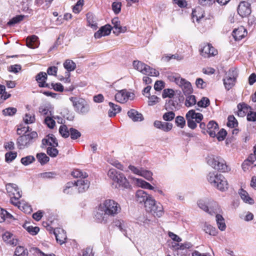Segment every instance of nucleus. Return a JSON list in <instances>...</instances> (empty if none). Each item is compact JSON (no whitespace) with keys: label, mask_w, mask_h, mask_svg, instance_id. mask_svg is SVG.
Here are the masks:
<instances>
[{"label":"nucleus","mask_w":256,"mask_h":256,"mask_svg":"<svg viewBox=\"0 0 256 256\" xmlns=\"http://www.w3.org/2000/svg\"><path fill=\"white\" fill-rule=\"evenodd\" d=\"M237 10L242 18L248 16L251 13L250 4L248 2L242 1L240 3Z\"/></svg>","instance_id":"obj_16"},{"label":"nucleus","mask_w":256,"mask_h":256,"mask_svg":"<svg viewBox=\"0 0 256 256\" xmlns=\"http://www.w3.org/2000/svg\"><path fill=\"white\" fill-rule=\"evenodd\" d=\"M175 117V114L172 110L165 112L162 116V118L166 122L172 121Z\"/></svg>","instance_id":"obj_50"},{"label":"nucleus","mask_w":256,"mask_h":256,"mask_svg":"<svg viewBox=\"0 0 256 256\" xmlns=\"http://www.w3.org/2000/svg\"><path fill=\"white\" fill-rule=\"evenodd\" d=\"M17 156V153L14 152H10L5 154V160L7 162H10L14 160Z\"/></svg>","instance_id":"obj_52"},{"label":"nucleus","mask_w":256,"mask_h":256,"mask_svg":"<svg viewBox=\"0 0 256 256\" xmlns=\"http://www.w3.org/2000/svg\"><path fill=\"white\" fill-rule=\"evenodd\" d=\"M48 154L51 157H56L58 153V150L56 148V147H48L47 148L46 150Z\"/></svg>","instance_id":"obj_57"},{"label":"nucleus","mask_w":256,"mask_h":256,"mask_svg":"<svg viewBox=\"0 0 256 256\" xmlns=\"http://www.w3.org/2000/svg\"><path fill=\"white\" fill-rule=\"evenodd\" d=\"M72 176L74 178H88V174L80 170H76L72 172Z\"/></svg>","instance_id":"obj_41"},{"label":"nucleus","mask_w":256,"mask_h":256,"mask_svg":"<svg viewBox=\"0 0 256 256\" xmlns=\"http://www.w3.org/2000/svg\"><path fill=\"white\" fill-rule=\"evenodd\" d=\"M74 186V183L72 182H68L64 186L62 192L66 194H72L74 190L72 187Z\"/></svg>","instance_id":"obj_38"},{"label":"nucleus","mask_w":256,"mask_h":256,"mask_svg":"<svg viewBox=\"0 0 256 256\" xmlns=\"http://www.w3.org/2000/svg\"><path fill=\"white\" fill-rule=\"evenodd\" d=\"M35 158L32 156H28L22 158L20 160L21 163L24 166H28L35 161Z\"/></svg>","instance_id":"obj_43"},{"label":"nucleus","mask_w":256,"mask_h":256,"mask_svg":"<svg viewBox=\"0 0 256 256\" xmlns=\"http://www.w3.org/2000/svg\"><path fill=\"white\" fill-rule=\"evenodd\" d=\"M70 100L72 102L76 112L80 114H86L89 112V106L84 99L74 96L70 97Z\"/></svg>","instance_id":"obj_11"},{"label":"nucleus","mask_w":256,"mask_h":256,"mask_svg":"<svg viewBox=\"0 0 256 256\" xmlns=\"http://www.w3.org/2000/svg\"><path fill=\"white\" fill-rule=\"evenodd\" d=\"M210 104V100L206 97H203L200 100L198 101L197 103V105L199 107L206 108Z\"/></svg>","instance_id":"obj_55"},{"label":"nucleus","mask_w":256,"mask_h":256,"mask_svg":"<svg viewBox=\"0 0 256 256\" xmlns=\"http://www.w3.org/2000/svg\"><path fill=\"white\" fill-rule=\"evenodd\" d=\"M112 9L116 14H118L121 10L122 3L119 2H114L112 4Z\"/></svg>","instance_id":"obj_56"},{"label":"nucleus","mask_w":256,"mask_h":256,"mask_svg":"<svg viewBox=\"0 0 256 256\" xmlns=\"http://www.w3.org/2000/svg\"><path fill=\"white\" fill-rule=\"evenodd\" d=\"M44 123L50 128H53L55 126L56 122L51 117L48 116L44 119Z\"/></svg>","instance_id":"obj_58"},{"label":"nucleus","mask_w":256,"mask_h":256,"mask_svg":"<svg viewBox=\"0 0 256 256\" xmlns=\"http://www.w3.org/2000/svg\"><path fill=\"white\" fill-rule=\"evenodd\" d=\"M38 138V134L36 132H32L28 134H24L19 136L17 139L16 144L20 150L28 148Z\"/></svg>","instance_id":"obj_7"},{"label":"nucleus","mask_w":256,"mask_h":256,"mask_svg":"<svg viewBox=\"0 0 256 256\" xmlns=\"http://www.w3.org/2000/svg\"><path fill=\"white\" fill-rule=\"evenodd\" d=\"M28 252L24 246H18L16 248L14 256H28Z\"/></svg>","instance_id":"obj_37"},{"label":"nucleus","mask_w":256,"mask_h":256,"mask_svg":"<svg viewBox=\"0 0 256 256\" xmlns=\"http://www.w3.org/2000/svg\"><path fill=\"white\" fill-rule=\"evenodd\" d=\"M26 46L30 48H35L39 45L38 38L35 35H32L27 38L26 40Z\"/></svg>","instance_id":"obj_30"},{"label":"nucleus","mask_w":256,"mask_h":256,"mask_svg":"<svg viewBox=\"0 0 256 256\" xmlns=\"http://www.w3.org/2000/svg\"><path fill=\"white\" fill-rule=\"evenodd\" d=\"M175 123L177 126L182 128L186 126V120L183 116H178L175 118Z\"/></svg>","instance_id":"obj_45"},{"label":"nucleus","mask_w":256,"mask_h":256,"mask_svg":"<svg viewBox=\"0 0 256 256\" xmlns=\"http://www.w3.org/2000/svg\"><path fill=\"white\" fill-rule=\"evenodd\" d=\"M175 82L181 88L185 96L191 94L193 92V89L191 84L185 80L180 77L174 78Z\"/></svg>","instance_id":"obj_12"},{"label":"nucleus","mask_w":256,"mask_h":256,"mask_svg":"<svg viewBox=\"0 0 256 256\" xmlns=\"http://www.w3.org/2000/svg\"><path fill=\"white\" fill-rule=\"evenodd\" d=\"M59 132L63 138H67L69 136L70 132L66 125H62L59 128Z\"/></svg>","instance_id":"obj_46"},{"label":"nucleus","mask_w":256,"mask_h":256,"mask_svg":"<svg viewBox=\"0 0 256 256\" xmlns=\"http://www.w3.org/2000/svg\"><path fill=\"white\" fill-rule=\"evenodd\" d=\"M250 165L256 166V154H251L248 158L242 164V168L246 171L248 169V166Z\"/></svg>","instance_id":"obj_27"},{"label":"nucleus","mask_w":256,"mask_h":256,"mask_svg":"<svg viewBox=\"0 0 256 256\" xmlns=\"http://www.w3.org/2000/svg\"><path fill=\"white\" fill-rule=\"evenodd\" d=\"M47 78V74L45 72H41L36 75V80L40 88H49L48 84H46Z\"/></svg>","instance_id":"obj_22"},{"label":"nucleus","mask_w":256,"mask_h":256,"mask_svg":"<svg viewBox=\"0 0 256 256\" xmlns=\"http://www.w3.org/2000/svg\"><path fill=\"white\" fill-rule=\"evenodd\" d=\"M164 108L166 110L176 111L179 109L180 106L176 100L170 99L166 100Z\"/></svg>","instance_id":"obj_29"},{"label":"nucleus","mask_w":256,"mask_h":256,"mask_svg":"<svg viewBox=\"0 0 256 256\" xmlns=\"http://www.w3.org/2000/svg\"><path fill=\"white\" fill-rule=\"evenodd\" d=\"M202 230L206 233L210 234V236H214L218 234V230L216 228L206 222L204 223Z\"/></svg>","instance_id":"obj_32"},{"label":"nucleus","mask_w":256,"mask_h":256,"mask_svg":"<svg viewBox=\"0 0 256 256\" xmlns=\"http://www.w3.org/2000/svg\"><path fill=\"white\" fill-rule=\"evenodd\" d=\"M134 96V93L128 92L126 90H122L116 94L115 99L118 102L124 103L128 99H133Z\"/></svg>","instance_id":"obj_15"},{"label":"nucleus","mask_w":256,"mask_h":256,"mask_svg":"<svg viewBox=\"0 0 256 256\" xmlns=\"http://www.w3.org/2000/svg\"><path fill=\"white\" fill-rule=\"evenodd\" d=\"M203 118V115L201 113L196 112L194 110H188L186 114L188 126L192 130L196 128L197 123H200Z\"/></svg>","instance_id":"obj_9"},{"label":"nucleus","mask_w":256,"mask_h":256,"mask_svg":"<svg viewBox=\"0 0 256 256\" xmlns=\"http://www.w3.org/2000/svg\"><path fill=\"white\" fill-rule=\"evenodd\" d=\"M108 175L109 178L114 182L116 183V188H130V185L124 174L120 172H118L115 168H110L108 172Z\"/></svg>","instance_id":"obj_5"},{"label":"nucleus","mask_w":256,"mask_h":256,"mask_svg":"<svg viewBox=\"0 0 256 256\" xmlns=\"http://www.w3.org/2000/svg\"><path fill=\"white\" fill-rule=\"evenodd\" d=\"M204 16L203 12L202 10L198 8L192 10V17L194 20V18L196 19V21L199 22L200 20L203 18Z\"/></svg>","instance_id":"obj_36"},{"label":"nucleus","mask_w":256,"mask_h":256,"mask_svg":"<svg viewBox=\"0 0 256 256\" xmlns=\"http://www.w3.org/2000/svg\"><path fill=\"white\" fill-rule=\"evenodd\" d=\"M120 210V206L118 202L112 200H105L99 205L95 214V220L98 222L106 224Z\"/></svg>","instance_id":"obj_1"},{"label":"nucleus","mask_w":256,"mask_h":256,"mask_svg":"<svg viewBox=\"0 0 256 256\" xmlns=\"http://www.w3.org/2000/svg\"><path fill=\"white\" fill-rule=\"evenodd\" d=\"M17 112L15 108L10 107L2 110V114L5 116H13Z\"/></svg>","instance_id":"obj_48"},{"label":"nucleus","mask_w":256,"mask_h":256,"mask_svg":"<svg viewBox=\"0 0 256 256\" xmlns=\"http://www.w3.org/2000/svg\"><path fill=\"white\" fill-rule=\"evenodd\" d=\"M206 159L208 164L215 170L223 172L230 170L225 160L220 156L211 154L208 156Z\"/></svg>","instance_id":"obj_6"},{"label":"nucleus","mask_w":256,"mask_h":256,"mask_svg":"<svg viewBox=\"0 0 256 256\" xmlns=\"http://www.w3.org/2000/svg\"><path fill=\"white\" fill-rule=\"evenodd\" d=\"M133 66L136 70L143 74L148 75L150 76H158L160 74L158 71L140 61H134Z\"/></svg>","instance_id":"obj_10"},{"label":"nucleus","mask_w":256,"mask_h":256,"mask_svg":"<svg viewBox=\"0 0 256 256\" xmlns=\"http://www.w3.org/2000/svg\"><path fill=\"white\" fill-rule=\"evenodd\" d=\"M24 228L32 235H36L39 232L40 228L38 226H29L28 224H24Z\"/></svg>","instance_id":"obj_42"},{"label":"nucleus","mask_w":256,"mask_h":256,"mask_svg":"<svg viewBox=\"0 0 256 256\" xmlns=\"http://www.w3.org/2000/svg\"><path fill=\"white\" fill-rule=\"evenodd\" d=\"M246 34V30L242 26L234 29L232 32V36L236 40H241Z\"/></svg>","instance_id":"obj_26"},{"label":"nucleus","mask_w":256,"mask_h":256,"mask_svg":"<svg viewBox=\"0 0 256 256\" xmlns=\"http://www.w3.org/2000/svg\"><path fill=\"white\" fill-rule=\"evenodd\" d=\"M136 180V184L138 186L144 188H146V187L149 185V183L140 178H136L134 179Z\"/></svg>","instance_id":"obj_59"},{"label":"nucleus","mask_w":256,"mask_h":256,"mask_svg":"<svg viewBox=\"0 0 256 256\" xmlns=\"http://www.w3.org/2000/svg\"><path fill=\"white\" fill-rule=\"evenodd\" d=\"M74 186L78 188V192L82 193L88 190L90 186V181L87 178H80L74 182Z\"/></svg>","instance_id":"obj_17"},{"label":"nucleus","mask_w":256,"mask_h":256,"mask_svg":"<svg viewBox=\"0 0 256 256\" xmlns=\"http://www.w3.org/2000/svg\"><path fill=\"white\" fill-rule=\"evenodd\" d=\"M228 126L232 128L238 126V123L237 122L236 120V119L234 116L232 115L228 116Z\"/></svg>","instance_id":"obj_51"},{"label":"nucleus","mask_w":256,"mask_h":256,"mask_svg":"<svg viewBox=\"0 0 256 256\" xmlns=\"http://www.w3.org/2000/svg\"><path fill=\"white\" fill-rule=\"evenodd\" d=\"M24 16V15H18L12 18L11 20L8 22L7 24L9 26H13L16 24L18 23L20 21L22 20Z\"/></svg>","instance_id":"obj_44"},{"label":"nucleus","mask_w":256,"mask_h":256,"mask_svg":"<svg viewBox=\"0 0 256 256\" xmlns=\"http://www.w3.org/2000/svg\"><path fill=\"white\" fill-rule=\"evenodd\" d=\"M64 66L68 72H72L76 69V64L72 60H66L64 63Z\"/></svg>","instance_id":"obj_39"},{"label":"nucleus","mask_w":256,"mask_h":256,"mask_svg":"<svg viewBox=\"0 0 256 256\" xmlns=\"http://www.w3.org/2000/svg\"><path fill=\"white\" fill-rule=\"evenodd\" d=\"M114 224L125 236L130 238L132 232L126 222L122 220H116L114 222Z\"/></svg>","instance_id":"obj_13"},{"label":"nucleus","mask_w":256,"mask_h":256,"mask_svg":"<svg viewBox=\"0 0 256 256\" xmlns=\"http://www.w3.org/2000/svg\"><path fill=\"white\" fill-rule=\"evenodd\" d=\"M226 134H227L226 131L225 130L222 128L218 132L217 134H216V136L218 140L219 141H222V140H223L225 138Z\"/></svg>","instance_id":"obj_60"},{"label":"nucleus","mask_w":256,"mask_h":256,"mask_svg":"<svg viewBox=\"0 0 256 256\" xmlns=\"http://www.w3.org/2000/svg\"><path fill=\"white\" fill-rule=\"evenodd\" d=\"M146 96L148 98L149 100L148 103L149 106H153L155 104L158 102V100L159 99L157 96L154 95L150 96V94H149V96L146 95Z\"/></svg>","instance_id":"obj_62"},{"label":"nucleus","mask_w":256,"mask_h":256,"mask_svg":"<svg viewBox=\"0 0 256 256\" xmlns=\"http://www.w3.org/2000/svg\"><path fill=\"white\" fill-rule=\"evenodd\" d=\"M36 157L42 165L46 164L50 160L49 157L43 152L37 154Z\"/></svg>","instance_id":"obj_40"},{"label":"nucleus","mask_w":256,"mask_h":256,"mask_svg":"<svg viewBox=\"0 0 256 256\" xmlns=\"http://www.w3.org/2000/svg\"><path fill=\"white\" fill-rule=\"evenodd\" d=\"M24 120L26 124L33 123L35 121L34 115L32 116L30 114H26L24 118Z\"/></svg>","instance_id":"obj_61"},{"label":"nucleus","mask_w":256,"mask_h":256,"mask_svg":"<svg viewBox=\"0 0 256 256\" xmlns=\"http://www.w3.org/2000/svg\"><path fill=\"white\" fill-rule=\"evenodd\" d=\"M154 126L157 128L164 132L170 131L172 128V124L170 122H163L160 120H156L154 122Z\"/></svg>","instance_id":"obj_24"},{"label":"nucleus","mask_w":256,"mask_h":256,"mask_svg":"<svg viewBox=\"0 0 256 256\" xmlns=\"http://www.w3.org/2000/svg\"><path fill=\"white\" fill-rule=\"evenodd\" d=\"M136 200L140 203L144 202V206L146 205V202L151 200L153 198L148 194L146 192L143 190H137L136 194Z\"/></svg>","instance_id":"obj_19"},{"label":"nucleus","mask_w":256,"mask_h":256,"mask_svg":"<svg viewBox=\"0 0 256 256\" xmlns=\"http://www.w3.org/2000/svg\"><path fill=\"white\" fill-rule=\"evenodd\" d=\"M186 96V98L184 104L186 107H190L196 104V98L194 95H191L190 94Z\"/></svg>","instance_id":"obj_35"},{"label":"nucleus","mask_w":256,"mask_h":256,"mask_svg":"<svg viewBox=\"0 0 256 256\" xmlns=\"http://www.w3.org/2000/svg\"><path fill=\"white\" fill-rule=\"evenodd\" d=\"M236 77V72L234 70H230L226 73V77L224 79V84L228 90H230L234 85Z\"/></svg>","instance_id":"obj_14"},{"label":"nucleus","mask_w":256,"mask_h":256,"mask_svg":"<svg viewBox=\"0 0 256 256\" xmlns=\"http://www.w3.org/2000/svg\"><path fill=\"white\" fill-rule=\"evenodd\" d=\"M201 55L204 58H209L210 56H214L217 54V50L208 44H204L200 50Z\"/></svg>","instance_id":"obj_18"},{"label":"nucleus","mask_w":256,"mask_h":256,"mask_svg":"<svg viewBox=\"0 0 256 256\" xmlns=\"http://www.w3.org/2000/svg\"><path fill=\"white\" fill-rule=\"evenodd\" d=\"M164 87V82L162 80H157L154 85V88L156 91H160Z\"/></svg>","instance_id":"obj_63"},{"label":"nucleus","mask_w":256,"mask_h":256,"mask_svg":"<svg viewBox=\"0 0 256 256\" xmlns=\"http://www.w3.org/2000/svg\"><path fill=\"white\" fill-rule=\"evenodd\" d=\"M52 231L58 242L60 244L65 242L66 239V236L64 230L60 228H56V229L52 230Z\"/></svg>","instance_id":"obj_21"},{"label":"nucleus","mask_w":256,"mask_h":256,"mask_svg":"<svg viewBox=\"0 0 256 256\" xmlns=\"http://www.w3.org/2000/svg\"><path fill=\"white\" fill-rule=\"evenodd\" d=\"M140 176L150 181L152 180V173L150 170L142 168Z\"/></svg>","instance_id":"obj_54"},{"label":"nucleus","mask_w":256,"mask_h":256,"mask_svg":"<svg viewBox=\"0 0 256 256\" xmlns=\"http://www.w3.org/2000/svg\"><path fill=\"white\" fill-rule=\"evenodd\" d=\"M238 194L244 202L250 204H254V200L248 196V193L246 190L240 189Z\"/></svg>","instance_id":"obj_33"},{"label":"nucleus","mask_w":256,"mask_h":256,"mask_svg":"<svg viewBox=\"0 0 256 256\" xmlns=\"http://www.w3.org/2000/svg\"><path fill=\"white\" fill-rule=\"evenodd\" d=\"M198 206L210 215L220 212V206L216 202L208 198L198 200L197 202Z\"/></svg>","instance_id":"obj_4"},{"label":"nucleus","mask_w":256,"mask_h":256,"mask_svg":"<svg viewBox=\"0 0 256 256\" xmlns=\"http://www.w3.org/2000/svg\"><path fill=\"white\" fill-rule=\"evenodd\" d=\"M216 214V221L218 228L222 231L224 230L226 228V226L224 222V218L222 215L218 214V213Z\"/></svg>","instance_id":"obj_34"},{"label":"nucleus","mask_w":256,"mask_h":256,"mask_svg":"<svg viewBox=\"0 0 256 256\" xmlns=\"http://www.w3.org/2000/svg\"><path fill=\"white\" fill-rule=\"evenodd\" d=\"M70 135L72 140H76L81 136V133L74 128H70Z\"/></svg>","instance_id":"obj_53"},{"label":"nucleus","mask_w":256,"mask_h":256,"mask_svg":"<svg viewBox=\"0 0 256 256\" xmlns=\"http://www.w3.org/2000/svg\"><path fill=\"white\" fill-rule=\"evenodd\" d=\"M175 94L174 91L172 88H166L164 89L162 94V97L164 98H173Z\"/></svg>","instance_id":"obj_47"},{"label":"nucleus","mask_w":256,"mask_h":256,"mask_svg":"<svg viewBox=\"0 0 256 256\" xmlns=\"http://www.w3.org/2000/svg\"><path fill=\"white\" fill-rule=\"evenodd\" d=\"M128 117L134 122H142L144 118L142 114L134 109H131L128 112Z\"/></svg>","instance_id":"obj_28"},{"label":"nucleus","mask_w":256,"mask_h":256,"mask_svg":"<svg viewBox=\"0 0 256 256\" xmlns=\"http://www.w3.org/2000/svg\"><path fill=\"white\" fill-rule=\"evenodd\" d=\"M40 176L42 178L44 179H52L56 177L57 174L56 172H50L41 173L40 174Z\"/></svg>","instance_id":"obj_49"},{"label":"nucleus","mask_w":256,"mask_h":256,"mask_svg":"<svg viewBox=\"0 0 256 256\" xmlns=\"http://www.w3.org/2000/svg\"><path fill=\"white\" fill-rule=\"evenodd\" d=\"M112 28L110 24H106L102 26L98 31L95 32L94 37L96 38H100L102 36H106L110 34Z\"/></svg>","instance_id":"obj_23"},{"label":"nucleus","mask_w":256,"mask_h":256,"mask_svg":"<svg viewBox=\"0 0 256 256\" xmlns=\"http://www.w3.org/2000/svg\"><path fill=\"white\" fill-rule=\"evenodd\" d=\"M207 180L212 186L222 192L228 188V184L225 178L216 172H210L207 176Z\"/></svg>","instance_id":"obj_3"},{"label":"nucleus","mask_w":256,"mask_h":256,"mask_svg":"<svg viewBox=\"0 0 256 256\" xmlns=\"http://www.w3.org/2000/svg\"><path fill=\"white\" fill-rule=\"evenodd\" d=\"M3 240L8 244L12 246H16L18 244V240L15 236L8 232H4L2 236Z\"/></svg>","instance_id":"obj_20"},{"label":"nucleus","mask_w":256,"mask_h":256,"mask_svg":"<svg viewBox=\"0 0 256 256\" xmlns=\"http://www.w3.org/2000/svg\"><path fill=\"white\" fill-rule=\"evenodd\" d=\"M82 255H80L79 256H94L92 248L90 247H88L86 249H84L82 251Z\"/></svg>","instance_id":"obj_64"},{"label":"nucleus","mask_w":256,"mask_h":256,"mask_svg":"<svg viewBox=\"0 0 256 256\" xmlns=\"http://www.w3.org/2000/svg\"><path fill=\"white\" fill-rule=\"evenodd\" d=\"M206 128V132L209 134L210 136L214 138L216 136V132L218 130V124L214 120H210L207 124Z\"/></svg>","instance_id":"obj_25"},{"label":"nucleus","mask_w":256,"mask_h":256,"mask_svg":"<svg viewBox=\"0 0 256 256\" xmlns=\"http://www.w3.org/2000/svg\"><path fill=\"white\" fill-rule=\"evenodd\" d=\"M145 208L146 212L151 213L154 217L160 218L164 214L162 204L156 202L154 198L146 202Z\"/></svg>","instance_id":"obj_8"},{"label":"nucleus","mask_w":256,"mask_h":256,"mask_svg":"<svg viewBox=\"0 0 256 256\" xmlns=\"http://www.w3.org/2000/svg\"><path fill=\"white\" fill-rule=\"evenodd\" d=\"M108 104L110 106V109L108 111V116L110 117H114L120 112L121 108L120 106L115 104L112 102H110Z\"/></svg>","instance_id":"obj_31"},{"label":"nucleus","mask_w":256,"mask_h":256,"mask_svg":"<svg viewBox=\"0 0 256 256\" xmlns=\"http://www.w3.org/2000/svg\"><path fill=\"white\" fill-rule=\"evenodd\" d=\"M6 190L9 196H10L11 202L18 206L20 209L24 210V212H30L32 208L30 206H24L18 200L22 196V191L19 189L16 184L8 183L6 185Z\"/></svg>","instance_id":"obj_2"}]
</instances>
